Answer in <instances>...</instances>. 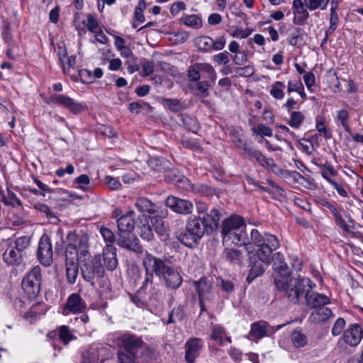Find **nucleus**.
Listing matches in <instances>:
<instances>
[{"mask_svg":"<svg viewBox=\"0 0 363 363\" xmlns=\"http://www.w3.org/2000/svg\"><path fill=\"white\" fill-rule=\"evenodd\" d=\"M221 234L223 242L230 241L240 245L250 244L244 219L240 216L233 215L223 219Z\"/></svg>","mask_w":363,"mask_h":363,"instance_id":"f257e3e1","label":"nucleus"},{"mask_svg":"<svg viewBox=\"0 0 363 363\" xmlns=\"http://www.w3.org/2000/svg\"><path fill=\"white\" fill-rule=\"evenodd\" d=\"M311 280L308 277L291 278L289 280H284L281 277H278L276 280V287L279 291L285 292L288 299L297 303L303 296L310 294L313 286Z\"/></svg>","mask_w":363,"mask_h":363,"instance_id":"f03ea898","label":"nucleus"},{"mask_svg":"<svg viewBox=\"0 0 363 363\" xmlns=\"http://www.w3.org/2000/svg\"><path fill=\"white\" fill-rule=\"evenodd\" d=\"M143 265L146 276L140 290L146 289L148 285L152 286L153 274L161 277L168 267L162 259L155 257L147 251L143 259Z\"/></svg>","mask_w":363,"mask_h":363,"instance_id":"7ed1b4c3","label":"nucleus"},{"mask_svg":"<svg viewBox=\"0 0 363 363\" xmlns=\"http://www.w3.org/2000/svg\"><path fill=\"white\" fill-rule=\"evenodd\" d=\"M41 280V269L39 266L34 267L23 279L21 287L29 299H35L38 296Z\"/></svg>","mask_w":363,"mask_h":363,"instance_id":"20e7f679","label":"nucleus"},{"mask_svg":"<svg viewBox=\"0 0 363 363\" xmlns=\"http://www.w3.org/2000/svg\"><path fill=\"white\" fill-rule=\"evenodd\" d=\"M81 273L83 279L92 284L96 276L102 277L104 274V268L101 264V255H96L91 259H84L81 265Z\"/></svg>","mask_w":363,"mask_h":363,"instance_id":"39448f33","label":"nucleus"},{"mask_svg":"<svg viewBox=\"0 0 363 363\" xmlns=\"http://www.w3.org/2000/svg\"><path fill=\"white\" fill-rule=\"evenodd\" d=\"M251 242L257 247L265 246L279 247L280 246L279 239L276 235L267 233H261L257 229H252L250 231V244Z\"/></svg>","mask_w":363,"mask_h":363,"instance_id":"423d86ee","label":"nucleus"},{"mask_svg":"<svg viewBox=\"0 0 363 363\" xmlns=\"http://www.w3.org/2000/svg\"><path fill=\"white\" fill-rule=\"evenodd\" d=\"M37 255L43 265L49 267L52 263V247L50 239L46 234H43L40 239Z\"/></svg>","mask_w":363,"mask_h":363,"instance_id":"0eeeda50","label":"nucleus"},{"mask_svg":"<svg viewBox=\"0 0 363 363\" xmlns=\"http://www.w3.org/2000/svg\"><path fill=\"white\" fill-rule=\"evenodd\" d=\"M134 215L133 211H129L123 215H121L118 209L114 211L113 217L116 218L118 234L132 233L135 228Z\"/></svg>","mask_w":363,"mask_h":363,"instance_id":"6e6552de","label":"nucleus"},{"mask_svg":"<svg viewBox=\"0 0 363 363\" xmlns=\"http://www.w3.org/2000/svg\"><path fill=\"white\" fill-rule=\"evenodd\" d=\"M118 344L124 347L125 352L135 355L145 342L140 337L131 333H124L118 338Z\"/></svg>","mask_w":363,"mask_h":363,"instance_id":"1a4fd4ad","label":"nucleus"},{"mask_svg":"<svg viewBox=\"0 0 363 363\" xmlns=\"http://www.w3.org/2000/svg\"><path fill=\"white\" fill-rule=\"evenodd\" d=\"M116 244L119 247L136 254H142L144 251L143 246L140 244L139 239L131 233L118 234Z\"/></svg>","mask_w":363,"mask_h":363,"instance_id":"9d476101","label":"nucleus"},{"mask_svg":"<svg viewBox=\"0 0 363 363\" xmlns=\"http://www.w3.org/2000/svg\"><path fill=\"white\" fill-rule=\"evenodd\" d=\"M52 103L63 106L68 109L71 113L77 114L87 109V106L84 103H79L74 99L63 94H56L52 97Z\"/></svg>","mask_w":363,"mask_h":363,"instance_id":"9b49d317","label":"nucleus"},{"mask_svg":"<svg viewBox=\"0 0 363 363\" xmlns=\"http://www.w3.org/2000/svg\"><path fill=\"white\" fill-rule=\"evenodd\" d=\"M165 205L174 213L183 215L191 213L194 209L191 202L174 196H167Z\"/></svg>","mask_w":363,"mask_h":363,"instance_id":"f8f14e48","label":"nucleus"},{"mask_svg":"<svg viewBox=\"0 0 363 363\" xmlns=\"http://www.w3.org/2000/svg\"><path fill=\"white\" fill-rule=\"evenodd\" d=\"M203 347V340L199 337H191L184 345L185 360L187 363H194L199 356Z\"/></svg>","mask_w":363,"mask_h":363,"instance_id":"ddd939ff","label":"nucleus"},{"mask_svg":"<svg viewBox=\"0 0 363 363\" xmlns=\"http://www.w3.org/2000/svg\"><path fill=\"white\" fill-rule=\"evenodd\" d=\"M245 154H246L250 160L257 162L264 169L274 171V168L277 167V164L272 158L266 157L259 150H256L252 147H245Z\"/></svg>","mask_w":363,"mask_h":363,"instance_id":"4468645a","label":"nucleus"},{"mask_svg":"<svg viewBox=\"0 0 363 363\" xmlns=\"http://www.w3.org/2000/svg\"><path fill=\"white\" fill-rule=\"evenodd\" d=\"M223 217V211L213 207L211 208L209 212L206 214L203 215L201 219L208 228V231L212 234L218 230L220 225V220Z\"/></svg>","mask_w":363,"mask_h":363,"instance_id":"2eb2a0df","label":"nucleus"},{"mask_svg":"<svg viewBox=\"0 0 363 363\" xmlns=\"http://www.w3.org/2000/svg\"><path fill=\"white\" fill-rule=\"evenodd\" d=\"M67 241L71 243V245L76 246L80 251L81 255L86 256L88 254L89 236L87 234L80 232H69L67 235Z\"/></svg>","mask_w":363,"mask_h":363,"instance_id":"dca6fc26","label":"nucleus"},{"mask_svg":"<svg viewBox=\"0 0 363 363\" xmlns=\"http://www.w3.org/2000/svg\"><path fill=\"white\" fill-rule=\"evenodd\" d=\"M284 325H285V324L271 326L266 321H257L251 325L250 334L255 338L260 339L267 335L269 333H275Z\"/></svg>","mask_w":363,"mask_h":363,"instance_id":"f3484780","label":"nucleus"},{"mask_svg":"<svg viewBox=\"0 0 363 363\" xmlns=\"http://www.w3.org/2000/svg\"><path fill=\"white\" fill-rule=\"evenodd\" d=\"M292 9L295 15L293 18V23L298 26L305 25L309 18V13L308 11V7L307 5L303 0H294Z\"/></svg>","mask_w":363,"mask_h":363,"instance_id":"a211bd4d","label":"nucleus"},{"mask_svg":"<svg viewBox=\"0 0 363 363\" xmlns=\"http://www.w3.org/2000/svg\"><path fill=\"white\" fill-rule=\"evenodd\" d=\"M363 336V330L359 325L355 323L350 325L345 330L343 334V340L346 344L355 347L360 342Z\"/></svg>","mask_w":363,"mask_h":363,"instance_id":"6ab92c4d","label":"nucleus"},{"mask_svg":"<svg viewBox=\"0 0 363 363\" xmlns=\"http://www.w3.org/2000/svg\"><path fill=\"white\" fill-rule=\"evenodd\" d=\"M194 286L201 301L202 300L212 301L213 299V284L206 277H202L199 281H194Z\"/></svg>","mask_w":363,"mask_h":363,"instance_id":"aec40b11","label":"nucleus"},{"mask_svg":"<svg viewBox=\"0 0 363 363\" xmlns=\"http://www.w3.org/2000/svg\"><path fill=\"white\" fill-rule=\"evenodd\" d=\"M86 308V303L80 295L77 293H73L68 296L65 310L72 313H81L84 311Z\"/></svg>","mask_w":363,"mask_h":363,"instance_id":"412c9836","label":"nucleus"},{"mask_svg":"<svg viewBox=\"0 0 363 363\" xmlns=\"http://www.w3.org/2000/svg\"><path fill=\"white\" fill-rule=\"evenodd\" d=\"M102 255L106 268L109 271L114 270L118 265L116 248L113 245H106L103 248Z\"/></svg>","mask_w":363,"mask_h":363,"instance_id":"4be33fe9","label":"nucleus"},{"mask_svg":"<svg viewBox=\"0 0 363 363\" xmlns=\"http://www.w3.org/2000/svg\"><path fill=\"white\" fill-rule=\"evenodd\" d=\"M187 227L191 230L198 238L200 240L205 234H211L208 231V228L206 226L201 216H194V218H189L187 223Z\"/></svg>","mask_w":363,"mask_h":363,"instance_id":"5701e85b","label":"nucleus"},{"mask_svg":"<svg viewBox=\"0 0 363 363\" xmlns=\"http://www.w3.org/2000/svg\"><path fill=\"white\" fill-rule=\"evenodd\" d=\"M161 277L164 279L166 286L170 289H177L182 284L183 279L181 274L169 266L167 267Z\"/></svg>","mask_w":363,"mask_h":363,"instance_id":"b1692460","label":"nucleus"},{"mask_svg":"<svg viewBox=\"0 0 363 363\" xmlns=\"http://www.w3.org/2000/svg\"><path fill=\"white\" fill-rule=\"evenodd\" d=\"M305 299L306 305L309 308L314 309L325 307V305L330 303V300L328 296L317 292L306 294L305 295Z\"/></svg>","mask_w":363,"mask_h":363,"instance_id":"393cba45","label":"nucleus"},{"mask_svg":"<svg viewBox=\"0 0 363 363\" xmlns=\"http://www.w3.org/2000/svg\"><path fill=\"white\" fill-rule=\"evenodd\" d=\"M23 254L13 247L12 241H10L8 248L3 254L4 262L9 265H19L23 262Z\"/></svg>","mask_w":363,"mask_h":363,"instance_id":"a878e982","label":"nucleus"},{"mask_svg":"<svg viewBox=\"0 0 363 363\" xmlns=\"http://www.w3.org/2000/svg\"><path fill=\"white\" fill-rule=\"evenodd\" d=\"M245 256V251L233 248H227L223 252V257L225 261L233 264L241 265Z\"/></svg>","mask_w":363,"mask_h":363,"instance_id":"bb28decb","label":"nucleus"},{"mask_svg":"<svg viewBox=\"0 0 363 363\" xmlns=\"http://www.w3.org/2000/svg\"><path fill=\"white\" fill-rule=\"evenodd\" d=\"M176 238L182 244L190 248L196 246L199 240L187 225L184 231L176 234Z\"/></svg>","mask_w":363,"mask_h":363,"instance_id":"cd10ccee","label":"nucleus"},{"mask_svg":"<svg viewBox=\"0 0 363 363\" xmlns=\"http://www.w3.org/2000/svg\"><path fill=\"white\" fill-rule=\"evenodd\" d=\"M102 347L96 345H91L87 350L82 354V363H101L100 352Z\"/></svg>","mask_w":363,"mask_h":363,"instance_id":"c85d7f7f","label":"nucleus"},{"mask_svg":"<svg viewBox=\"0 0 363 363\" xmlns=\"http://www.w3.org/2000/svg\"><path fill=\"white\" fill-rule=\"evenodd\" d=\"M333 315L332 311L327 307L315 308L309 315L308 320L313 323L318 324L327 320Z\"/></svg>","mask_w":363,"mask_h":363,"instance_id":"c756f323","label":"nucleus"},{"mask_svg":"<svg viewBox=\"0 0 363 363\" xmlns=\"http://www.w3.org/2000/svg\"><path fill=\"white\" fill-rule=\"evenodd\" d=\"M135 206L141 213L155 215L157 211V205L145 197L138 198L135 201Z\"/></svg>","mask_w":363,"mask_h":363,"instance_id":"7c9ffc66","label":"nucleus"},{"mask_svg":"<svg viewBox=\"0 0 363 363\" xmlns=\"http://www.w3.org/2000/svg\"><path fill=\"white\" fill-rule=\"evenodd\" d=\"M79 272L78 262L75 259L66 261V275L67 280L69 284H74L76 282Z\"/></svg>","mask_w":363,"mask_h":363,"instance_id":"2f4dec72","label":"nucleus"},{"mask_svg":"<svg viewBox=\"0 0 363 363\" xmlns=\"http://www.w3.org/2000/svg\"><path fill=\"white\" fill-rule=\"evenodd\" d=\"M148 165L152 169L156 172H166L171 164L164 158L154 157L150 158L148 160Z\"/></svg>","mask_w":363,"mask_h":363,"instance_id":"473e14b6","label":"nucleus"},{"mask_svg":"<svg viewBox=\"0 0 363 363\" xmlns=\"http://www.w3.org/2000/svg\"><path fill=\"white\" fill-rule=\"evenodd\" d=\"M211 84L208 81H199L194 86H191V91L195 96L200 98H206L209 96Z\"/></svg>","mask_w":363,"mask_h":363,"instance_id":"72a5a7b5","label":"nucleus"},{"mask_svg":"<svg viewBox=\"0 0 363 363\" xmlns=\"http://www.w3.org/2000/svg\"><path fill=\"white\" fill-rule=\"evenodd\" d=\"M279 247H257L256 250V255L258 259L264 264H269L272 261V255L274 251L277 250Z\"/></svg>","mask_w":363,"mask_h":363,"instance_id":"f704fd0d","label":"nucleus"},{"mask_svg":"<svg viewBox=\"0 0 363 363\" xmlns=\"http://www.w3.org/2000/svg\"><path fill=\"white\" fill-rule=\"evenodd\" d=\"M194 42V45L201 51L210 52L211 50L213 38L209 36L201 35L196 37Z\"/></svg>","mask_w":363,"mask_h":363,"instance_id":"c9c22d12","label":"nucleus"},{"mask_svg":"<svg viewBox=\"0 0 363 363\" xmlns=\"http://www.w3.org/2000/svg\"><path fill=\"white\" fill-rule=\"evenodd\" d=\"M264 272L263 264L259 262H255L251 264V269L246 278L248 284L252 283L255 278L261 276Z\"/></svg>","mask_w":363,"mask_h":363,"instance_id":"e433bc0d","label":"nucleus"},{"mask_svg":"<svg viewBox=\"0 0 363 363\" xmlns=\"http://www.w3.org/2000/svg\"><path fill=\"white\" fill-rule=\"evenodd\" d=\"M181 121L184 127L193 133H196L199 128V123L196 118L187 114L180 116Z\"/></svg>","mask_w":363,"mask_h":363,"instance_id":"4c0bfd02","label":"nucleus"},{"mask_svg":"<svg viewBox=\"0 0 363 363\" xmlns=\"http://www.w3.org/2000/svg\"><path fill=\"white\" fill-rule=\"evenodd\" d=\"M180 21L186 26L193 28L198 29L202 26L201 19L197 15L195 14L184 15L180 18Z\"/></svg>","mask_w":363,"mask_h":363,"instance_id":"58836bf2","label":"nucleus"},{"mask_svg":"<svg viewBox=\"0 0 363 363\" xmlns=\"http://www.w3.org/2000/svg\"><path fill=\"white\" fill-rule=\"evenodd\" d=\"M87 14L76 13L73 20V24L75 29L78 31L79 35L86 33V28Z\"/></svg>","mask_w":363,"mask_h":363,"instance_id":"ea45409f","label":"nucleus"},{"mask_svg":"<svg viewBox=\"0 0 363 363\" xmlns=\"http://www.w3.org/2000/svg\"><path fill=\"white\" fill-rule=\"evenodd\" d=\"M305 120V116L301 111H291L288 124L293 128L298 129Z\"/></svg>","mask_w":363,"mask_h":363,"instance_id":"a19ab883","label":"nucleus"},{"mask_svg":"<svg viewBox=\"0 0 363 363\" xmlns=\"http://www.w3.org/2000/svg\"><path fill=\"white\" fill-rule=\"evenodd\" d=\"M138 235L144 240L151 241L153 239V230L148 222L138 226Z\"/></svg>","mask_w":363,"mask_h":363,"instance_id":"79ce46f5","label":"nucleus"},{"mask_svg":"<svg viewBox=\"0 0 363 363\" xmlns=\"http://www.w3.org/2000/svg\"><path fill=\"white\" fill-rule=\"evenodd\" d=\"M291 342L296 347H303L308 343L307 337L299 330H294L291 335Z\"/></svg>","mask_w":363,"mask_h":363,"instance_id":"37998d69","label":"nucleus"},{"mask_svg":"<svg viewBox=\"0 0 363 363\" xmlns=\"http://www.w3.org/2000/svg\"><path fill=\"white\" fill-rule=\"evenodd\" d=\"M90 184V178L87 174H83L75 178L73 181V186L84 191H87Z\"/></svg>","mask_w":363,"mask_h":363,"instance_id":"c03bdc74","label":"nucleus"},{"mask_svg":"<svg viewBox=\"0 0 363 363\" xmlns=\"http://www.w3.org/2000/svg\"><path fill=\"white\" fill-rule=\"evenodd\" d=\"M285 88L284 82L277 81L272 86L269 91L270 94L276 99L281 100L284 97L283 89Z\"/></svg>","mask_w":363,"mask_h":363,"instance_id":"a18cd8bd","label":"nucleus"},{"mask_svg":"<svg viewBox=\"0 0 363 363\" xmlns=\"http://www.w3.org/2000/svg\"><path fill=\"white\" fill-rule=\"evenodd\" d=\"M196 67H197L199 72H205L208 74V79L215 82L217 78L216 72L213 67L208 63H196Z\"/></svg>","mask_w":363,"mask_h":363,"instance_id":"49530a36","label":"nucleus"},{"mask_svg":"<svg viewBox=\"0 0 363 363\" xmlns=\"http://www.w3.org/2000/svg\"><path fill=\"white\" fill-rule=\"evenodd\" d=\"M275 272H277L274 276V283L278 277H281L284 280H289L290 270L285 262L279 264L274 267Z\"/></svg>","mask_w":363,"mask_h":363,"instance_id":"de8ad7c7","label":"nucleus"},{"mask_svg":"<svg viewBox=\"0 0 363 363\" xmlns=\"http://www.w3.org/2000/svg\"><path fill=\"white\" fill-rule=\"evenodd\" d=\"M230 137L232 142L239 148L243 150L245 152V147L249 148L247 146L246 142L243 140L242 135H240L238 131L235 129H233L230 133Z\"/></svg>","mask_w":363,"mask_h":363,"instance_id":"09e8293b","label":"nucleus"},{"mask_svg":"<svg viewBox=\"0 0 363 363\" xmlns=\"http://www.w3.org/2000/svg\"><path fill=\"white\" fill-rule=\"evenodd\" d=\"M13 247L23 254L24 250H26L30 245V238L28 236H21L16 238L14 241H12Z\"/></svg>","mask_w":363,"mask_h":363,"instance_id":"8fccbe9b","label":"nucleus"},{"mask_svg":"<svg viewBox=\"0 0 363 363\" xmlns=\"http://www.w3.org/2000/svg\"><path fill=\"white\" fill-rule=\"evenodd\" d=\"M165 105L173 112H179L184 108V105L179 99H165Z\"/></svg>","mask_w":363,"mask_h":363,"instance_id":"3c124183","label":"nucleus"},{"mask_svg":"<svg viewBox=\"0 0 363 363\" xmlns=\"http://www.w3.org/2000/svg\"><path fill=\"white\" fill-rule=\"evenodd\" d=\"M225 335V329L220 325H214L212 328L211 338L219 342L220 345H223V336Z\"/></svg>","mask_w":363,"mask_h":363,"instance_id":"603ef678","label":"nucleus"},{"mask_svg":"<svg viewBox=\"0 0 363 363\" xmlns=\"http://www.w3.org/2000/svg\"><path fill=\"white\" fill-rule=\"evenodd\" d=\"M99 22L97 18L91 13L87 14L86 28L91 33L96 32L100 28Z\"/></svg>","mask_w":363,"mask_h":363,"instance_id":"864d4df0","label":"nucleus"},{"mask_svg":"<svg viewBox=\"0 0 363 363\" xmlns=\"http://www.w3.org/2000/svg\"><path fill=\"white\" fill-rule=\"evenodd\" d=\"M80 251L76 247V246L71 245L69 242H67L66 247V261L75 259V262H78V255Z\"/></svg>","mask_w":363,"mask_h":363,"instance_id":"5fc2aeb1","label":"nucleus"},{"mask_svg":"<svg viewBox=\"0 0 363 363\" xmlns=\"http://www.w3.org/2000/svg\"><path fill=\"white\" fill-rule=\"evenodd\" d=\"M100 233L104 241L107 243L106 245H112L115 241L116 242L113 233L109 228L101 227L100 228Z\"/></svg>","mask_w":363,"mask_h":363,"instance_id":"6e6d98bb","label":"nucleus"},{"mask_svg":"<svg viewBox=\"0 0 363 363\" xmlns=\"http://www.w3.org/2000/svg\"><path fill=\"white\" fill-rule=\"evenodd\" d=\"M59 336L60 340L65 344H67L74 337L69 330V328L67 325L60 326L59 330Z\"/></svg>","mask_w":363,"mask_h":363,"instance_id":"4d7b16f0","label":"nucleus"},{"mask_svg":"<svg viewBox=\"0 0 363 363\" xmlns=\"http://www.w3.org/2000/svg\"><path fill=\"white\" fill-rule=\"evenodd\" d=\"M340 23L339 16L337 14V12L334 11L333 9H330V26L328 30H329V32H334Z\"/></svg>","mask_w":363,"mask_h":363,"instance_id":"13d9d810","label":"nucleus"},{"mask_svg":"<svg viewBox=\"0 0 363 363\" xmlns=\"http://www.w3.org/2000/svg\"><path fill=\"white\" fill-rule=\"evenodd\" d=\"M34 208L44 213L48 218H55L54 213L50 209L49 206L45 203L38 202L34 205Z\"/></svg>","mask_w":363,"mask_h":363,"instance_id":"bf43d9fd","label":"nucleus"},{"mask_svg":"<svg viewBox=\"0 0 363 363\" xmlns=\"http://www.w3.org/2000/svg\"><path fill=\"white\" fill-rule=\"evenodd\" d=\"M252 130L253 133L262 136L271 137L273 134L272 130L263 124H259L257 127L253 128Z\"/></svg>","mask_w":363,"mask_h":363,"instance_id":"052dcab7","label":"nucleus"},{"mask_svg":"<svg viewBox=\"0 0 363 363\" xmlns=\"http://www.w3.org/2000/svg\"><path fill=\"white\" fill-rule=\"evenodd\" d=\"M51 193L58 194L59 199H61L62 201H67L69 200V199L77 198V196L74 193L70 192L63 189H59L56 190L52 189V191Z\"/></svg>","mask_w":363,"mask_h":363,"instance_id":"680f3d73","label":"nucleus"},{"mask_svg":"<svg viewBox=\"0 0 363 363\" xmlns=\"http://www.w3.org/2000/svg\"><path fill=\"white\" fill-rule=\"evenodd\" d=\"M345 326V319L342 318H337L332 328V331H331L332 335L333 336L339 335L342 333Z\"/></svg>","mask_w":363,"mask_h":363,"instance_id":"e2e57ef3","label":"nucleus"},{"mask_svg":"<svg viewBox=\"0 0 363 363\" xmlns=\"http://www.w3.org/2000/svg\"><path fill=\"white\" fill-rule=\"evenodd\" d=\"M118 363H135V355L127 353L124 351H118L117 353Z\"/></svg>","mask_w":363,"mask_h":363,"instance_id":"0e129e2a","label":"nucleus"},{"mask_svg":"<svg viewBox=\"0 0 363 363\" xmlns=\"http://www.w3.org/2000/svg\"><path fill=\"white\" fill-rule=\"evenodd\" d=\"M187 77H188V79L189 80V82H197L200 80L201 79V74H200V72L199 70V69L197 67H196V64L192 66V67H190L188 69V73H187Z\"/></svg>","mask_w":363,"mask_h":363,"instance_id":"69168bd1","label":"nucleus"},{"mask_svg":"<svg viewBox=\"0 0 363 363\" xmlns=\"http://www.w3.org/2000/svg\"><path fill=\"white\" fill-rule=\"evenodd\" d=\"M235 72L240 77H247L254 74L255 69L252 65H247L243 67H237Z\"/></svg>","mask_w":363,"mask_h":363,"instance_id":"338daca9","label":"nucleus"},{"mask_svg":"<svg viewBox=\"0 0 363 363\" xmlns=\"http://www.w3.org/2000/svg\"><path fill=\"white\" fill-rule=\"evenodd\" d=\"M79 75L83 83H91L94 81V76L90 70L82 69L79 70Z\"/></svg>","mask_w":363,"mask_h":363,"instance_id":"774afa93","label":"nucleus"}]
</instances>
